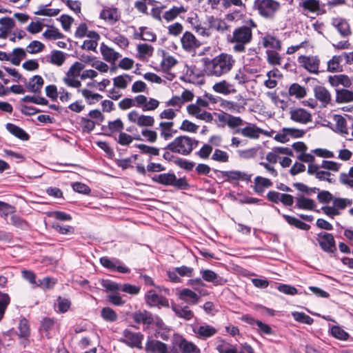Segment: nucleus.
<instances>
[{"label": "nucleus", "mask_w": 353, "mask_h": 353, "mask_svg": "<svg viewBox=\"0 0 353 353\" xmlns=\"http://www.w3.org/2000/svg\"><path fill=\"white\" fill-rule=\"evenodd\" d=\"M203 70L208 76L221 77L232 68L235 60L231 54L221 53L213 59L203 57L201 59Z\"/></svg>", "instance_id": "1"}, {"label": "nucleus", "mask_w": 353, "mask_h": 353, "mask_svg": "<svg viewBox=\"0 0 353 353\" xmlns=\"http://www.w3.org/2000/svg\"><path fill=\"white\" fill-rule=\"evenodd\" d=\"M256 23L250 19L244 25L236 28L232 35H228V42L233 45L232 50L236 53L245 52V46L253 39L252 29L256 28Z\"/></svg>", "instance_id": "2"}, {"label": "nucleus", "mask_w": 353, "mask_h": 353, "mask_svg": "<svg viewBox=\"0 0 353 353\" xmlns=\"http://www.w3.org/2000/svg\"><path fill=\"white\" fill-rule=\"evenodd\" d=\"M198 140L186 135H181L169 143L163 149L174 153L188 156L198 146Z\"/></svg>", "instance_id": "3"}, {"label": "nucleus", "mask_w": 353, "mask_h": 353, "mask_svg": "<svg viewBox=\"0 0 353 353\" xmlns=\"http://www.w3.org/2000/svg\"><path fill=\"white\" fill-rule=\"evenodd\" d=\"M281 8L280 3L276 0H255L253 5L254 10L265 19H273Z\"/></svg>", "instance_id": "4"}, {"label": "nucleus", "mask_w": 353, "mask_h": 353, "mask_svg": "<svg viewBox=\"0 0 353 353\" xmlns=\"http://www.w3.org/2000/svg\"><path fill=\"white\" fill-rule=\"evenodd\" d=\"M144 335L141 332H134L128 329H125L123 332V338L120 341L125 343L131 348H137L141 350L142 341Z\"/></svg>", "instance_id": "5"}, {"label": "nucleus", "mask_w": 353, "mask_h": 353, "mask_svg": "<svg viewBox=\"0 0 353 353\" xmlns=\"http://www.w3.org/2000/svg\"><path fill=\"white\" fill-rule=\"evenodd\" d=\"M316 240L323 251L329 254L336 251V241L332 234L321 232L317 234Z\"/></svg>", "instance_id": "6"}, {"label": "nucleus", "mask_w": 353, "mask_h": 353, "mask_svg": "<svg viewBox=\"0 0 353 353\" xmlns=\"http://www.w3.org/2000/svg\"><path fill=\"white\" fill-rule=\"evenodd\" d=\"M101 265L110 270H116L118 272L128 274L130 272V269L126 267L119 259H110L108 256L100 258Z\"/></svg>", "instance_id": "7"}, {"label": "nucleus", "mask_w": 353, "mask_h": 353, "mask_svg": "<svg viewBox=\"0 0 353 353\" xmlns=\"http://www.w3.org/2000/svg\"><path fill=\"white\" fill-rule=\"evenodd\" d=\"M298 62L310 73L319 72L320 59L317 56L301 55L298 57Z\"/></svg>", "instance_id": "8"}, {"label": "nucleus", "mask_w": 353, "mask_h": 353, "mask_svg": "<svg viewBox=\"0 0 353 353\" xmlns=\"http://www.w3.org/2000/svg\"><path fill=\"white\" fill-rule=\"evenodd\" d=\"M146 303L150 307H169L168 299L161 295H159L154 290H150L145 296Z\"/></svg>", "instance_id": "9"}, {"label": "nucleus", "mask_w": 353, "mask_h": 353, "mask_svg": "<svg viewBox=\"0 0 353 353\" xmlns=\"http://www.w3.org/2000/svg\"><path fill=\"white\" fill-rule=\"evenodd\" d=\"M136 106L141 108L143 112L152 111L157 109L159 105V101L155 99L148 98L142 94L138 95L134 97Z\"/></svg>", "instance_id": "10"}, {"label": "nucleus", "mask_w": 353, "mask_h": 353, "mask_svg": "<svg viewBox=\"0 0 353 353\" xmlns=\"http://www.w3.org/2000/svg\"><path fill=\"white\" fill-rule=\"evenodd\" d=\"M146 353H170L168 345L156 339L148 337L145 346Z\"/></svg>", "instance_id": "11"}, {"label": "nucleus", "mask_w": 353, "mask_h": 353, "mask_svg": "<svg viewBox=\"0 0 353 353\" xmlns=\"http://www.w3.org/2000/svg\"><path fill=\"white\" fill-rule=\"evenodd\" d=\"M182 48L188 52L194 50L201 46V42L190 32L186 31L181 38Z\"/></svg>", "instance_id": "12"}, {"label": "nucleus", "mask_w": 353, "mask_h": 353, "mask_svg": "<svg viewBox=\"0 0 353 353\" xmlns=\"http://www.w3.org/2000/svg\"><path fill=\"white\" fill-rule=\"evenodd\" d=\"M218 120L224 125H227L230 129L241 126L245 123L240 117H235L228 113L218 114Z\"/></svg>", "instance_id": "13"}, {"label": "nucleus", "mask_w": 353, "mask_h": 353, "mask_svg": "<svg viewBox=\"0 0 353 353\" xmlns=\"http://www.w3.org/2000/svg\"><path fill=\"white\" fill-rule=\"evenodd\" d=\"M153 324L156 327L154 336L167 341L170 338L171 329L164 323L159 316H154Z\"/></svg>", "instance_id": "14"}, {"label": "nucleus", "mask_w": 353, "mask_h": 353, "mask_svg": "<svg viewBox=\"0 0 353 353\" xmlns=\"http://www.w3.org/2000/svg\"><path fill=\"white\" fill-rule=\"evenodd\" d=\"M215 172H219V170H214ZM224 177H225V181L232 183L234 181H251V174H248L245 172H241L239 170H231V171H220Z\"/></svg>", "instance_id": "15"}, {"label": "nucleus", "mask_w": 353, "mask_h": 353, "mask_svg": "<svg viewBox=\"0 0 353 353\" xmlns=\"http://www.w3.org/2000/svg\"><path fill=\"white\" fill-rule=\"evenodd\" d=\"M261 44L264 48L270 50H281L282 49V43L276 37L270 34L265 33L261 37Z\"/></svg>", "instance_id": "16"}, {"label": "nucleus", "mask_w": 353, "mask_h": 353, "mask_svg": "<svg viewBox=\"0 0 353 353\" xmlns=\"http://www.w3.org/2000/svg\"><path fill=\"white\" fill-rule=\"evenodd\" d=\"M200 274L204 281L212 283L214 285H223L227 283L226 279L219 276L211 270H201Z\"/></svg>", "instance_id": "17"}, {"label": "nucleus", "mask_w": 353, "mask_h": 353, "mask_svg": "<svg viewBox=\"0 0 353 353\" xmlns=\"http://www.w3.org/2000/svg\"><path fill=\"white\" fill-rule=\"evenodd\" d=\"M290 119L297 123L306 124L312 121V115L303 108H296L290 111Z\"/></svg>", "instance_id": "18"}, {"label": "nucleus", "mask_w": 353, "mask_h": 353, "mask_svg": "<svg viewBox=\"0 0 353 353\" xmlns=\"http://www.w3.org/2000/svg\"><path fill=\"white\" fill-rule=\"evenodd\" d=\"M193 332L198 338L206 339L215 335L217 330L212 325L205 324L194 327Z\"/></svg>", "instance_id": "19"}, {"label": "nucleus", "mask_w": 353, "mask_h": 353, "mask_svg": "<svg viewBox=\"0 0 353 353\" xmlns=\"http://www.w3.org/2000/svg\"><path fill=\"white\" fill-rule=\"evenodd\" d=\"M124 128V125L121 119H117L114 121H110L108 125H103L101 130L104 132V134L109 137H112L114 133L121 132Z\"/></svg>", "instance_id": "20"}, {"label": "nucleus", "mask_w": 353, "mask_h": 353, "mask_svg": "<svg viewBox=\"0 0 353 353\" xmlns=\"http://www.w3.org/2000/svg\"><path fill=\"white\" fill-rule=\"evenodd\" d=\"M132 318L135 323L146 325L147 327L153 324L154 321V316H153L151 312L147 310L139 311L134 313Z\"/></svg>", "instance_id": "21"}, {"label": "nucleus", "mask_w": 353, "mask_h": 353, "mask_svg": "<svg viewBox=\"0 0 353 353\" xmlns=\"http://www.w3.org/2000/svg\"><path fill=\"white\" fill-rule=\"evenodd\" d=\"M242 320L252 326L256 325L261 333L265 334H272L273 333V330L269 325L264 323L261 321L256 320L251 316L248 315L243 316Z\"/></svg>", "instance_id": "22"}, {"label": "nucleus", "mask_w": 353, "mask_h": 353, "mask_svg": "<svg viewBox=\"0 0 353 353\" xmlns=\"http://www.w3.org/2000/svg\"><path fill=\"white\" fill-rule=\"evenodd\" d=\"M99 18L114 23L119 20L118 9L113 7H104L100 12Z\"/></svg>", "instance_id": "23"}, {"label": "nucleus", "mask_w": 353, "mask_h": 353, "mask_svg": "<svg viewBox=\"0 0 353 353\" xmlns=\"http://www.w3.org/2000/svg\"><path fill=\"white\" fill-rule=\"evenodd\" d=\"M314 96L325 107L331 101L330 92L323 86L317 85L314 88Z\"/></svg>", "instance_id": "24"}, {"label": "nucleus", "mask_w": 353, "mask_h": 353, "mask_svg": "<svg viewBox=\"0 0 353 353\" xmlns=\"http://www.w3.org/2000/svg\"><path fill=\"white\" fill-rule=\"evenodd\" d=\"M171 307L179 318L190 321L194 317V312L187 305L182 307L179 305L172 304Z\"/></svg>", "instance_id": "25"}, {"label": "nucleus", "mask_w": 353, "mask_h": 353, "mask_svg": "<svg viewBox=\"0 0 353 353\" xmlns=\"http://www.w3.org/2000/svg\"><path fill=\"white\" fill-rule=\"evenodd\" d=\"M245 123L246 125L243 128V137L250 139H259L262 129L254 123L247 122Z\"/></svg>", "instance_id": "26"}, {"label": "nucleus", "mask_w": 353, "mask_h": 353, "mask_svg": "<svg viewBox=\"0 0 353 353\" xmlns=\"http://www.w3.org/2000/svg\"><path fill=\"white\" fill-rule=\"evenodd\" d=\"M44 80L40 75H34L32 77L29 82L26 84V88L29 92L36 94L41 92Z\"/></svg>", "instance_id": "27"}, {"label": "nucleus", "mask_w": 353, "mask_h": 353, "mask_svg": "<svg viewBox=\"0 0 353 353\" xmlns=\"http://www.w3.org/2000/svg\"><path fill=\"white\" fill-rule=\"evenodd\" d=\"M212 89L216 92L223 94L225 95L235 93L236 92V90L234 88V86L232 84L227 82L225 80H223L216 83L213 85Z\"/></svg>", "instance_id": "28"}, {"label": "nucleus", "mask_w": 353, "mask_h": 353, "mask_svg": "<svg viewBox=\"0 0 353 353\" xmlns=\"http://www.w3.org/2000/svg\"><path fill=\"white\" fill-rule=\"evenodd\" d=\"M328 81L333 87H337L339 85H342L345 88H350L352 85V82L349 77L345 74L330 76Z\"/></svg>", "instance_id": "29"}, {"label": "nucleus", "mask_w": 353, "mask_h": 353, "mask_svg": "<svg viewBox=\"0 0 353 353\" xmlns=\"http://www.w3.org/2000/svg\"><path fill=\"white\" fill-rule=\"evenodd\" d=\"M6 127L9 132L18 139L22 141L29 140L30 135L21 128L11 123H7Z\"/></svg>", "instance_id": "30"}, {"label": "nucleus", "mask_w": 353, "mask_h": 353, "mask_svg": "<svg viewBox=\"0 0 353 353\" xmlns=\"http://www.w3.org/2000/svg\"><path fill=\"white\" fill-rule=\"evenodd\" d=\"M179 298L192 305L196 304L200 299L197 294L188 288H184L180 291Z\"/></svg>", "instance_id": "31"}, {"label": "nucleus", "mask_w": 353, "mask_h": 353, "mask_svg": "<svg viewBox=\"0 0 353 353\" xmlns=\"http://www.w3.org/2000/svg\"><path fill=\"white\" fill-rule=\"evenodd\" d=\"M299 6L304 12L314 13L320 10L319 0H300Z\"/></svg>", "instance_id": "32"}, {"label": "nucleus", "mask_w": 353, "mask_h": 353, "mask_svg": "<svg viewBox=\"0 0 353 353\" xmlns=\"http://www.w3.org/2000/svg\"><path fill=\"white\" fill-rule=\"evenodd\" d=\"M101 52L104 60L108 62H114L121 57L119 52L114 51L103 43L101 45Z\"/></svg>", "instance_id": "33"}, {"label": "nucleus", "mask_w": 353, "mask_h": 353, "mask_svg": "<svg viewBox=\"0 0 353 353\" xmlns=\"http://www.w3.org/2000/svg\"><path fill=\"white\" fill-rule=\"evenodd\" d=\"M296 207L301 210H313L316 203L314 200L301 195L296 198Z\"/></svg>", "instance_id": "34"}, {"label": "nucleus", "mask_w": 353, "mask_h": 353, "mask_svg": "<svg viewBox=\"0 0 353 353\" xmlns=\"http://www.w3.org/2000/svg\"><path fill=\"white\" fill-rule=\"evenodd\" d=\"M174 173H163L160 174L154 175L152 177L154 182L163 185H171L173 184L174 180Z\"/></svg>", "instance_id": "35"}, {"label": "nucleus", "mask_w": 353, "mask_h": 353, "mask_svg": "<svg viewBox=\"0 0 353 353\" xmlns=\"http://www.w3.org/2000/svg\"><path fill=\"white\" fill-rule=\"evenodd\" d=\"M332 25L337 29L342 37H347L351 34L349 23L343 19H336Z\"/></svg>", "instance_id": "36"}, {"label": "nucleus", "mask_w": 353, "mask_h": 353, "mask_svg": "<svg viewBox=\"0 0 353 353\" xmlns=\"http://www.w3.org/2000/svg\"><path fill=\"white\" fill-rule=\"evenodd\" d=\"M353 101V92L347 89H337L336 90V102L338 103H349Z\"/></svg>", "instance_id": "37"}, {"label": "nucleus", "mask_w": 353, "mask_h": 353, "mask_svg": "<svg viewBox=\"0 0 353 353\" xmlns=\"http://www.w3.org/2000/svg\"><path fill=\"white\" fill-rule=\"evenodd\" d=\"M245 102L243 104H240L231 101L223 100L221 105L223 109L232 112L241 113L245 110Z\"/></svg>", "instance_id": "38"}, {"label": "nucleus", "mask_w": 353, "mask_h": 353, "mask_svg": "<svg viewBox=\"0 0 353 353\" xmlns=\"http://www.w3.org/2000/svg\"><path fill=\"white\" fill-rule=\"evenodd\" d=\"M179 348L183 353H201L199 348L194 343L183 338L179 341Z\"/></svg>", "instance_id": "39"}, {"label": "nucleus", "mask_w": 353, "mask_h": 353, "mask_svg": "<svg viewBox=\"0 0 353 353\" xmlns=\"http://www.w3.org/2000/svg\"><path fill=\"white\" fill-rule=\"evenodd\" d=\"M186 12V10L183 6L179 7L173 6L169 10L165 12L163 18L167 21L170 22L174 20L181 13Z\"/></svg>", "instance_id": "40"}, {"label": "nucleus", "mask_w": 353, "mask_h": 353, "mask_svg": "<svg viewBox=\"0 0 353 353\" xmlns=\"http://www.w3.org/2000/svg\"><path fill=\"white\" fill-rule=\"evenodd\" d=\"M283 217L289 225H293L300 230L307 231L310 228V225L300 221L294 216L283 214Z\"/></svg>", "instance_id": "41"}, {"label": "nucleus", "mask_w": 353, "mask_h": 353, "mask_svg": "<svg viewBox=\"0 0 353 353\" xmlns=\"http://www.w3.org/2000/svg\"><path fill=\"white\" fill-rule=\"evenodd\" d=\"M209 28H214L218 31L224 32L228 28L227 23L220 19L215 18L213 16L208 17Z\"/></svg>", "instance_id": "42"}, {"label": "nucleus", "mask_w": 353, "mask_h": 353, "mask_svg": "<svg viewBox=\"0 0 353 353\" xmlns=\"http://www.w3.org/2000/svg\"><path fill=\"white\" fill-rule=\"evenodd\" d=\"M132 77L127 74L119 75L113 79L114 86L120 89L127 88L129 82L132 81Z\"/></svg>", "instance_id": "43"}, {"label": "nucleus", "mask_w": 353, "mask_h": 353, "mask_svg": "<svg viewBox=\"0 0 353 353\" xmlns=\"http://www.w3.org/2000/svg\"><path fill=\"white\" fill-rule=\"evenodd\" d=\"M52 228L61 234L71 235L74 234V228L71 225L61 224L59 222H53Z\"/></svg>", "instance_id": "44"}, {"label": "nucleus", "mask_w": 353, "mask_h": 353, "mask_svg": "<svg viewBox=\"0 0 353 353\" xmlns=\"http://www.w3.org/2000/svg\"><path fill=\"white\" fill-rule=\"evenodd\" d=\"M12 56L10 55V61L14 65H19L21 61L26 57V53L23 48H16L12 50Z\"/></svg>", "instance_id": "45"}, {"label": "nucleus", "mask_w": 353, "mask_h": 353, "mask_svg": "<svg viewBox=\"0 0 353 353\" xmlns=\"http://www.w3.org/2000/svg\"><path fill=\"white\" fill-rule=\"evenodd\" d=\"M279 50H266L267 61L271 65H279L281 64L282 57L279 54Z\"/></svg>", "instance_id": "46"}, {"label": "nucleus", "mask_w": 353, "mask_h": 353, "mask_svg": "<svg viewBox=\"0 0 353 353\" xmlns=\"http://www.w3.org/2000/svg\"><path fill=\"white\" fill-rule=\"evenodd\" d=\"M78 92H81L83 97L86 99L89 105L95 103L103 98V96L98 93H92L88 89L78 90Z\"/></svg>", "instance_id": "47"}, {"label": "nucleus", "mask_w": 353, "mask_h": 353, "mask_svg": "<svg viewBox=\"0 0 353 353\" xmlns=\"http://www.w3.org/2000/svg\"><path fill=\"white\" fill-rule=\"evenodd\" d=\"M288 93L290 96H295L297 99H301L305 97L306 90L299 84L294 83L290 86Z\"/></svg>", "instance_id": "48"}, {"label": "nucleus", "mask_w": 353, "mask_h": 353, "mask_svg": "<svg viewBox=\"0 0 353 353\" xmlns=\"http://www.w3.org/2000/svg\"><path fill=\"white\" fill-rule=\"evenodd\" d=\"M101 316L104 321L108 322H114L118 319V315L116 312L109 307L102 308Z\"/></svg>", "instance_id": "49"}, {"label": "nucleus", "mask_w": 353, "mask_h": 353, "mask_svg": "<svg viewBox=\"0 0 353 353\" xmlns=\"http://www.w3.org/2000/svg\"><path fill=\"white\" fill-rule=\"evenodd\" d=\"M334 121L336 122V128L341 134H347V122L345 119L339 114L334 116Z\"/></svg>", "instance_id": "50"}, {"label": "nucleus", "mask_w": 353, "mask_h": 353, "mask_svg": "<svg viewBox=\"0 0 353 353\" xmlns=\"http://www.w3.org/2000/svg\"><path fill=\"white\" fill-rule=\"evenodd\" d=\"M292 316L294 319L299 323L312 325L314 322V319L304 312H292Z\"/></svg>", "instance_id": "51"}, {"label": "nucleus", "mask_w": 353, "mask_h": 353, "mask_svg": "<svg viewBox=\"0 0 353 353\" xmlns=\"http://www.w3.org/2000/svg\"><path fill=\"white\" fill-rule=\"evenodd\" d=\"M48 5H41L39 6V8L37 11L34 12V14L37 15H42V16H47V17H55L59 14L60 12L59 9H51V8H47L46 7L48 6Z\"/></svg>", "instance_id": "52"}, {"label": "nucleus", "mask_w": 353, "mask_h": 353, "mask_svg": "<svg viewBox=\"0 0 353 353\" xmlns=\"http://www.w3.org/2000/svg\"><path fill=\"white\" fill-rule=\"evenodd\" d=\"M79 123L83 132L88 134L94 129L95 125H97L94 121L87 117H81Z\"/></svg>", "instance_id": "53"}, {"label": "nucleus", "mask_w": 353, "mask_h": 353, "mask_svg": "<svg viewBox=\"0 0 353 353\" xmlns=\"http://www.w3.org/2000/svg\"><path fill=\"white\" fill-rule=\"evenodd\" d=\"M173 122H161L159 126L161 128V136L165 139L168 140L172 137L171 132L173 126Z\"/></svg>", "instance_id": "54"}, {"label": "nucleus", "mask_w": 353, "mask_h": 353, "mask_svg": "<svg viewBox=\"0 0 353 353\" xmlns=\"http://www.w3.org/2000/svg\"><path fill=\"white\" fill-rule=\"evenodd\" d=\"M43 36L47 39L56 40L58 39H63L64 35L59 32V30L54 27L51 26L50 28L47 29L43 34Z\"/></svg>", "instance_id": "55"}, {"label": "nucleus", "mask_w": 353, "mask_h": 353, "mask_svg": "<svg viewBox=\"0 0 353 353\" xmlns=\"http://www.w3.org/2000/svg\"><path fill=\"white\" fill-rule=\"evenodd\" d=\"M343 57V54L340 56H333V57L327 62V71L331 72L339 71Z\"/></svg>", "instance_id": "56"}, {"label": "nucleus", "mask_w": 353, "mask_h": 353, "mask_svg": "<svg viewBox=\"0 0 353 353\" xmlns=\"http://www.w3.org/2000/svg\"><path fill=\"white\" fill-rule=\"evenodd\" d=\"M331 334L336 339L346 341L350 335L343 329L338 325H333L331 328Z\"/></svg>", "instance_id": "57"}, {"label": "nucleus", "mask_w": 353, "mask_h": 353, "mask_svg": "<svg viewBox=\"0 0 353 353\" xmlns=\"http://www.w3.org/2000/svg\"><path fill=\"white\" fill-rule=\"evenodd\" d=\"M11 224L21 230H28L29 228L28 223L21 216L14 214L10 217Z\"/></svg>", "instance_id": "58"}, {"label": "nucleus", "mask_w": 353, "mask_h": 353, "mask_svg": "<svg viewBox=\"0 0 353 353\" xmlns=\"http://www.w3.org/2000/svg\"><path fill=\"white\" fill-rule=\"evenodd\" d=\"M54 326V321L50 318H44L41 321V328L40 330L44 332H46V336L47 338H50V331Z\"/></svg>", "instance_id": "59"}, {"label": "nucleus", "mask_w": 353, "mask_h": 353, "mask_svg": "<svg viewBox=\"0 0 353 353\" xmlns=\"http://www.w3.org/2000/svg\"><path fill=\"white\" fill-rule=\"evenodd\" d=\"M65 59V54L59 50H54L52 52L50 63L58 66L61 65Z\"/></svg>", "instance_id": "60"}, {"label": "nucleus", "mask_w": 353, "mask_h": 353, "mask_svg": "<svg viewBox=\"0 0 353 353\" xmlns=\"http://www.w3.org/2000/svg\"><path fill=\"white\" fill-rule=\"evenodd\" d=\"M292 185L296 190L306 194L307 195H311L313 193H316V192L319 191L318 188H310L305 184L300 182L294 183Z\"/></svg>", "instance_id": "61"}, {"label": "nucleus", "mask_w": 353, "mask_h": 353, "mask_svg": "<svg viewBox=\"0 0 353 353\" xmlns=\"http://www.w3.org/2000/svg\"><path fill=\"white\" fill-rule=\"evenodd\" d=\"M45 46L39 41H32L26 48V50L30 54H36L43 51Z\"/></svg>", "instance_id": "62"}, {"label": "nucleus", "mask_w": 353, "mask_h": 353, "mask_svg": "<svg viewBox=\"0 0 353 353\" xmlns=\"http://www.w3.org/2000/svg\"><path fill=\"white\" fill-rule=\"evenodd\" d=\"M174 163L175 165L179 166V168L184 169L187 171H191L194 166V162L188 161L186 159H182L180 157H176L174 160Z\"/></svg>", "instance_id": "63"}, {"label": "nucleus", "mask_w": 353, "mask_h": 353, "mask_svg": "<svg viewBox=\"0 0 353 353\" xmlns=\"http://www.w3.org/2000/svg\"><path fill=\"white\" fill-rule=\"evenodd\" d=\"M212 159L221 163H226L229 161V155L223 150L215 149Z\"/></svg>", "instance_id": "64"}]
</instances>
